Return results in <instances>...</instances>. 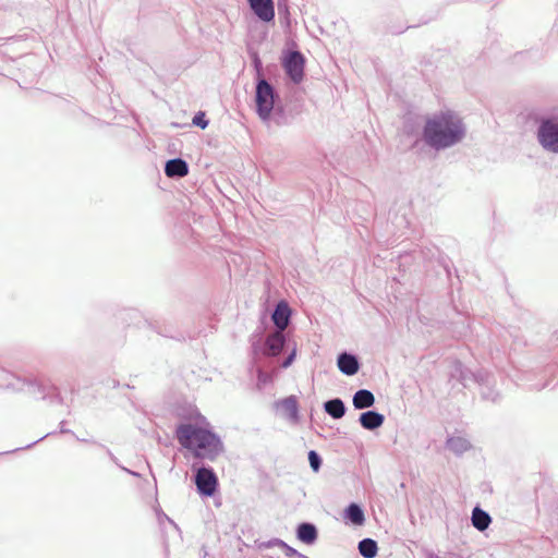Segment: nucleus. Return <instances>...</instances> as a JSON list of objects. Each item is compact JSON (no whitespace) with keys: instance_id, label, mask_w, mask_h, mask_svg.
I'll list each match as a JSON object with an SVG mask.
<instances>
[{"instance_id":"obj_9","label":"nucleus","mask_w":558,"mask_h":558,"mask_svg":"<svg viewBox=\"0 0 558 558\" xmlns=\"http://www.w3.org/2000/svg\"><path fill=\"white\" fill-rule=\"evenodd\" d=\"M166 175L169 178L173 177H185L189 173L187 163L180 158L171 159L167 161L165 167Z\"/></svg>"},{"instance_id":"obj_14","label":"nucleus","mask_w":558,"mask_h":558,"mask_svg":"<svg viewBox=\"0 0 558 558\" xmlns=\"http://www.w3.org/2000/svg\"><path fill=\"white\" fill-rule=\"evenodd\" d=\"M492 522V519L487 512L478 507H475L472 512V524L478 531H485Z\"/></svg>"},{"instance_id":"obj_18","label":"nucleus","mask_w":558,"mask_h":558,"mask_svg":"<svg viewBox=\"0 0 558 558\" xmlns=\"http://www.w3.org/2000/svg\"><path fill=\"white\" fill-rule=\"evenodd\" d=\"M377 543L371 538H365L359 544L360 554L364 558H374L377 555Z\"/></svg>"},{"instance_id":"obj_10","label":"nucleus","mask_w":558,"mask_h":558,"mask_svg":"<svg viewBox=\"0 0 558 558\" xmlns=\"http://www.w3.org/2000/svg\"><path fill=\"white\" fill-rule=\"evenodd\" d=\"M338 367L343 374L351 376L357 373L359 363L353 355L342 353L338 357Z\"/></svg>"},{"instance_id":"obj_5","label":"nucleus","mask_w":558,"mask_h":558,"mask_svg":"<svg viewBox=\"0 0 558 558\" xmlns=\"http://www.w3.org/2000/svg\"><path fill=\"white\" fill-rule=\"evenodd\" d=\"M538 141L544 148L558 153V122L553 120L543 122L538 130Z\"/></svg>"},{"instance_id":"obj_20","label":"nucleus","mask_w":558,"mask_h":558,"mask_svg":"<svg viewBox=\"0 0 558 558\" xmlns=\"http://www.w3.org/2000/svg\"><path fill=\"white\" fill-rule=\"evenodd\" d=\"M193 124L199 126L202 130L208 126V120L204 111H198L193 118Z\"/></svg>"},{"instance_id":"obj_1","label":"nucleus","mask_w":558,"mask_h":558,"mask_svg":"<svg viewBox=\"0 0 558 558\" xmlns=\"http://www.w3.org/2000/svg\"><path fill=\"white\" fill-rule=\"evenodd\" d=\"M461 119L451 111L441 112L426 121L423 136L425 142L436 148H447L464 137Z\"/></svg>"},{"instance_id":"obj_12","label":"nucleus","mask_w":558,"mask_h":558,"mask_svg":"<svg viewBox=\"0 0 558 558\" xmlns=\"http://www.w3.org/2000/svg\"><path fill=\"white\" fill-rule=\"evenodd\" d=\"M284 344V336L282 331H276L267 337L266 347L270 355H278Z\"/></svg>"},{"instance_id":"obj_13","label":"nucleus","mask_w":558,"mask_h":558,"mask_svg":"<svg viewBox=\"0 0 558 558\" xmlns=\"http://www.w3.org/2000/svg\"><path fill=\"white\" fill-rule=\"evenodd\" d=\"M375 403V397L374 395L366 389H361L355 392L353 397V405L356 409H365L371 408Z\"/></svg>"},{"instance_id":"obj_3","label":"nucleus","mask_w":558,"mask_h":558,"mask_svg":"<svg viewBox=\"0 0 558 558\" xmlns=\"http://www.w3.org/2000/svg\"><path fill=\"white\" fill-rule=\"evenodd\" d=\"M256 106L259 117L263 120L268 119L274 108V89L265 80L259 81L257 84Z\"/></svg>"},{"instance_id":"obj_21","label":"nucleus","mask_w":558,"mask_h":558,"mask_svg":"<svg viewBox=\"0 0 558 558\" xmlns=\"http://www.w3.org/2000/svg\"><path fill=\"white\" fill-rule=\"evenodd\" d=\"M308 461L313 471L317 472L320 466V458L314 450L308 452Z\"/></svg>"},{"instance_id":"obj_15","label":"nucleus","mask_w":558,"mask_h":558,"mask_svg":"<svg viewBox=\"0 0 558 558\" xmlns=\"http://www.w3.org/2000/svg\"><path fill=\"white\" fill-rule=\"evenodd\" d=\"M298 537L305 544H312L317 537V531L313 524L302 523L298 529Z\"/></svg>"},{"instance_id":"obj_16","label":"nucleus","mask_w":558,"mask_h":558,"mask_svg":"<svg viewBox=\"0 0 558 558\" xmlns=\"http://www.w3.org/2000/svg\"><path fill=\"white\" fill-rule=\"evenodd\" d=\"M282 411L290 417L294 418L298 415L299 403L298 399L294 396L287 397L282 399L278 404Z\"/></svg>"},{"instance_id":"obj_2","label":"nucleus","mask_w":558,"mask_h":558,"mask_svg":"<svg viewBox=\"0 0 558 558\" xmlns=\"http://www.w3.org/2000/svg\"><path fill=\"white\" fill-rule=\"evenodd\" d=\"M180 445L194 457L214 460L222 450L220 439L207 427L198 424H181L175 430Z\"/></svg>"},{"instance_id":"obj_6","label":"nucleus","mask_w":558,"mask_h":558,"mask_svg":"<svg viewBox=\"0 0 558 558\" xmlns=\"http://www.w3.org/2000/svg\"><path fill=\"white\" fill-rule=\"evenodd\" d=\"M195 485L199 494L213 496L218 487V477L211 469L201 468L195 475Z\"/></svg>"},{"instance_id":"obj_4","label":"nucleus","mask_w":558,"mask_h":558,"mask_svg":"<svg viewBox=\"0 0 558 558\" xmlns=\"http://www.w3.org/2000/svg\"><path fill=\"white\" fill-rule=\"evenodd\" d=\"M286 73L294 83H300L304 76L305 59L299 51L289 52L282 61Z\"/></svg>"},{"instance_id":"obj_8","label":"nucleus","mask_w":558,"mask_h":558,"mask_svg":"<svg viewBox=\"0 0 558 558\" xmlns=\"http://www.w3.org/2000/svg\"><path fill=\"white\" fill-rule=\"evenodd\" d=\"M289 318L290 308L288 304L284 302H280L272 314V320L274 324L277 326L278 331H283L288 327Z\"/></svg>"},{"instance_id":"obj_22","label":"nucleus","mask_w":558,"mask_h":558,"mask_svg":"<svg viewBox=\"0 0 558 558\" xmlns=\"http://www.w3.org/2000/svg\"><path fill=\"white\" fill-rule=\"evenodd\" d=\"M295 356V352H292L289 357L282 363V366L283 367H288L291 365V363L293 362V359Z\"/></svg>"},{"instance_id":"obj_7","label":"nucleus","mask_w":558,"mask_h":558,"mask_svg":"<svg viewBox=\"0 0 558 558\" xmlns=\"http://www.w3.org/2000/svg\"><path fill=\"white\" fill-rule=\"evenodd\" d=\"M254 14L263 22H270L275 19L272 0H247Z\"/></svg>"},{"instance_id":"obj_19","label":"nucleus","mask_w":558,"mask_h":558,"mask_svg":"<svg viewBox=\"0 0 558 558\" xmlns=\"http://www.w3.org/2000/svg\"><path fill=\"white\" fill-rule=\"evenodd\" d=\"M345 514H347V518L354 524L356 525H362L364 523V513L362 511V509L355 505V504H351L347 511H345Z\"/></svg>"},{"instance_id":"obj_11","label":"nucleus","mask_w":558,"mask_h":558,"mask_svg":"<svg viewBox=\"0 0 558 558\" xmlns=\"http://www.w3.org/2000/svg\"><path fill=\"white\" fill-rule=\"evenodd\" d=\"M384 420V415L374 411L364 412L360 416V423L366 429L378 428L379 426L383 425Z\"/></svg>"},{"instance_id":"obj_17","label":"nucleus","mask_w":558,"mask_h":558,"mask_svg":"<svg viewBox=\"0 0 558 558\" xmlns=\"http://www.w3.org/2000/svg\"><path fill=\"white\" fill-rule=\"evenodd\" d=\"M325 411L333 418H340L344 415L345 408L340 399H333L325 403Z\"/></svg>"}]
</instances>
